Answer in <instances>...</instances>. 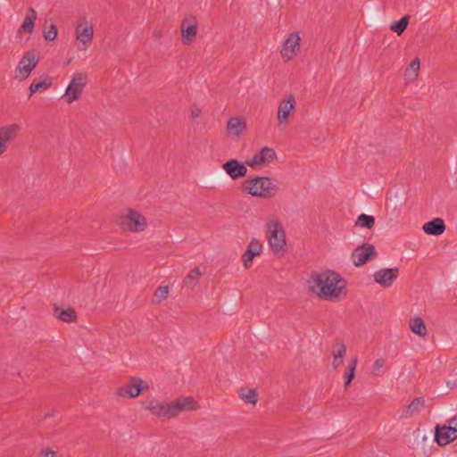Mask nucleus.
<instances>
[{
  "mask_svg": "<svg viewBox=\"0 0 457 457\" xmlns=\"http://www.w3.org/2000/svg\"><path fill=\"white\" fill-rule=\"evenodd\" d=\"M304 287L311 295L332 303L342 302L350 295L347 278L332 269L312 272Z\"/></svg>",
  "mask_w": 457,
  "mask_h": 457,
  "instance_id": "1",
  "label": "nucleus"
},
{
  "mask_svg": "<svg viewBox=\"0 0 457 457\" xmlns=\"http://www.w3.org/2000/svg\"><path fill=\"white\" fill-rule=\"evenodd\" d=\"M113 222L120 230L129 234H142L150 227L146 214L131 205L122 208L114 217Z\"/></svg>",
  "mask_w": 457,
  "mask_h": 457,
  "instance_id": "2",
  "label": "nucleus"
},
{
  "mask_svg": "<svg viewBox=\"0 0 457 457\" xmlns=\"http://www.w3.org/2000/svg\"><path fill=\"white\" fill-rule=\"evenodd\" d=\"M278 184L275 179L265 175H253L240 184V191L258 199H270L278 194Z\"/></svg>",
  "mask_w": 457,
  "mask_h": 457,
  "instance_id": "3",
  "label": "nucleus"
},
{
  "mask_svg": "<svg viewBox=\"0 0 457 457\" xmlns=\"http://www.w3.org/2000/svg\"><path fill=\"white\" fill-rule=\"evenodd\" d=\"M265 238L271 253L278 257L288 251V241L282 220L277 216H270L264 224Z\"/></svg>",
  "mask_w": 457,
  "mask_h": 457,
  "instance_id": "4",
  "label": "nucleus"
},
{
  "mask_svg": "<svg viewBox=\"0 0 457 457\" xmlns=\"http://www.w3.org/2000/svg\"><path fill=\"white\" fill-rule=\"evenodd\" d=\"M303 47V32L297 29H288L284 34L278 49L279 60L286 64L295 62L301 55Z\"/></svg>",
  "mask_w": 457,
  "mask_h": 457,
  "instance_id": "5",
  "label": "nucleus"
},
{
  "mask_svg": "<svg viewBox=\"0 0 457 457\" xmlns=\"http://www.w3.org/2000/svg\"><path fill=\"white\" fill-rule=\"evenodd\" d=\"M297 100L293 94L285 95L278 103L276 109V127L279 130L287 129L293 122L296 112Z\"/></svg>",
  "mask_w": 457,
  "mask_h": 457,
  "instance_id": "6",
  "label": "nucleus"
},
{
  "mask_svg": "<svg viewBox=\"0 0 457 457\" xmlns=\"http://www.w3.org/2000/svg\"><path fill=\"white\" fill-rule=\"evenodd\" d=\"M150 388L146 379L139 376H131L123 385L114 389V395L120 399H135L146 393Z\"/></svg>",
  "mask_w": 457,
  "mask_h": 457,
  "instance_id": "7",
  "label": "nucleus"
},
{
  "mask_svg": "<svg viewBox=\"0 0 457 457\" xmlns=\"http://www.w3.org/2000/svg\"><path fill=\"white\" fill-rule=\"evenodd\" d=\"M40 62V54L36 50L26 51L13 70V79L16 81L27 80Z\"/></svg>",
  "mask_w": 457,
  "mask_h": 457,
  "instance_id": "8",
  "label": "nucleus"
},
{
  "mask_svg": "<svg viewBox=\"0 0 457 457\" xmlns=\"http://www.w3.org/2000/svg\"><path fill=\"white\" fill-rule=\"evenodd\" d=\"M377 257V247L370 242H362L352 249L349 254V262L353 268L360 269L366 266Z\"/></svg>",
  "mask_w": 457,
  "mask_h": 457,
  "instance_id": "9",
  "label": "nucleus"
},
{
  "mask_svg": "<svg viewBox=\"0 0 457 457\" xmlns=\"http://www.w3.org/2000/svg\"><path fill=\"white\" fill-rule=\"evenodd\" d=\"M95 28L93 21L86 17L79 18L75 25V46L79 50L86 51L93 43Z\"/></svg>",
  "mask_w": 457,
  "mask_h": 457,
  "instance_id": "10",
  "label": "nucleus"
},
{
  "mask_svg": "<svg viewBox=\"0 0 457 457\" xmlns=\"http://www.w3.org/2000/svg\"><path fill=\"white\" fill-rule=\"evenodd\" d=\"M226 137L233 141H239L247 136L249 127L247 120L240 114H234L228 118L224 127Z\"/></svg>",
  "mask_w": 457,
  "mask_h": 457,
  "instance_id": "11",
  "label": "nucleus"
},
{
  "mask_svg": "<svg viewBox=\"0 0 457 457\" xmlns=\"http://www.w3.org/2000/svg\"><path fill=\"white\" fill-rule=\"evenodd\" d=\"M457 439V415L447 422L437 424L434 430V440L439 446H445Z\"/></svg>",
  "mask_w": 457,
  "mask_h": 457,
  "instance_id": "12",
  "label": "nucleus"
},
{
  "mask_svg": "<svg viewBox=\"0 0 457 457\" xmlns=\"http://www.w3.org/2000/svg\"><path fill=\"white\" fill-rule=\"evenodd\" d=\"M278 161V154L271 146H262L253 154L247 160L249 168L256 170L274 164Z\"/></svg>",
  "mask_w": 457,
  "mask_h": 457,
  "instance_id": "13",
  "label": "nucleus"
},
{
  "mask_svg": "<svg viewBox=\"0 0 457 457\" xmlns=\"http://www.w3.org/2000/svg\"><path fill=\"white\" fill-rule=\"evenodd\" d=\"M87 84V76L82 72H77L71 78L64 94L63 99L66 104H71L79 100Z\"/></svg>",
  "mask_w": 457,
  "mask_h": 457,
  "instance_id": "14",
  "label": "nucleus"
},
{
  "mask_svg": "<svg viewBox=\"0 0 457 457\" xmlns=\"http://www.w3.org/2000/svg\"><path fill=\"white\" fill-rule=\"evenodd\" d=\"M142 407L159 418H172L171 401H166L159 397L151 396L145 398L142 403Z\"/></svg>",
  "mask_w": 457,
  "mask_h": 457,
  "instance_id": "15",
  "label": "nucleus"
},
{
  "mask_svg": "<svg viewBox=\"0 0 457 457\" xmlns=\"http://www.w3.org/2000/svg\"><path fill=\"white\" fill-rule=\"evenodd\" d=\"M248 165L236 158L227 160L221 166L225 174L232 180L245 178L248 173Z\"/></svg>",
  "mask_w": 457,
  "mask_h": 457,
  "instance_id": "16",
  "label": "nucleus"
},
{
  "mask_svg": "<svg viewBox=\"0 0 457 457\" xmlns=\"http://www.w3.org/2000/svg\"><path fill=\"white\" fill-rule=\"evenodd\" d=\"M200 409L199 401L194 396H180L171 401L172 417L181 412L195 411Z\"/></svg>",
  "mask_w": 457,
  "mask_h": 457,
  "instance_id": "17",
  "label": "nucleus"
},
{
  "mask_svg": "<svg viewBox=\"0 0 457 457\" xmlns=\"http://www.w3.org/2000/svg\"><path fill=\"white\" fill-rule=\"evenodd\" d=\"M421 59L415 55L411 57L405 64L402 78L406 85L416 83L420 76Z\"/></svg>",
  "mask_w": 457,
  "mask_h": 457,
  "instance_id": "18",
  "label": "nucleus"
},
{
  "mask_svg": "<svg viewBox=\"0 0 457 457\" xmlns=\"http://www.w3.org/2000/svg\"><path fill=\"white\" fill-rule=\"evenodd\" d=\"M21 131V125L16 122L0 127V157L7 151L8 145L14 140Z\"/></svg>",
  "mask_w": 457,
  "mask_h": 457,
  "instance_id": "19",
  "label": "nucleus"
},
{
  "mask_svg": "<svg viewBox=\"0 0 457 457\" xmlns=\"http://www.w3.org/2000/svg\"><path fill=\"white\" fill-rule=\"evenodd\" d=\"M399 276V269L393 268H381L376 270L373 274V280L376 284L383 288H388L393 286L395 281Z\"/></svg>",
  "mask_w": 457,
  "mask_h": 457,
  "instance_id": "20",
  "label": "nucleus"
},
{
  "mask_svg": "<svg viewBox=\"0 0 457 457\" xmlns=\"http://www.w3.org/2000/svg\"><path fill=\"white\" fill-rule=\"evenodd\" d=\"M407 328L409 331L419 339L425 340L428 337V327L425 320L418 314L410 316L407 320Z\"/></svg>",
  "mask_w": 457,
  "mask_h": 457,
  "instance_id": "21",
  "label": "nucleus"
},
{
  "mask_svg": "<svg viewBox=\"0 0 457 457\" xmlns=\"http://www.w3.org/2000/svg\"><path fill=\"white\" fill-rule=\"evenodd\" d=\"M237 397L244 405L253 409L257 406L259 402V391L253 386H240L237 391Z\"/></svg>",
  "mask_w": 457,
  "mask_h": 457,
  "instance_id": "22",
  "label": "nucleus"
},
{
  "mask_svg": "<svg viewBox=\"0 0 457 457\" xmlns=\"http://www.w3.org/2000/svg\"><path fill=\"white\" fill-rule=\"evenodd\" d=\"M53 315L64 323H76L79 320L76 309L71 305L54 304L53 306Z\"/></svg>",
  "mask_w": 457,
  "mask_h": 457,
  "instance_id": "23",
  "label": "nucleus"
},
{
  "mask_svg": "<svg viewBox=\"0 0 457 457\" xmlns=\"http://www.w3.org/2000/svg\"><path fill=\"white\" fill-rule=\"evenodd\" d=\"M198 24L194 17L185 18L181 23V40L184 45L191 44L197 35Z\"/></svg>",
  "mask_w": 457,
  "mask_h": 457,
  "instance_id": "24",
  "label": "nucleus"
},
{
  "mask_svg": "<svg viewBox=\"0 0 457 457\" xmlns=\"http://www.w3.org/2000/svg\"><path fill=\"white\" fill-rule=\"evenodd\" d=\"M422 232L428 237H440L446 230V225L442 218H434L424 222L421 226Z\"/></svg>",
  "mask_w": 457,
  "mask_h": 457,
  "instance_id": "25",
  "label": "nucleus"
},
{
  "mask_svg": "<svg viewBox=\"0 0 457 457\" xmlns=\"http://www.w3.org/2000/svg\"><path fill=\"white\" fill-rule=\"evenodd\" d=\"M264 249L263 243L258 238H252L247 245L246 250L243 254L244 266L248 268L251 265L252 261L259 256Z\"/></svg>",
  "mask_w": 457,
  "mask_h": 457,
  "instance_id": "26",
  "label": "nucleus"
},
{
  "mask_svg": "<svg viewBox=\"0 0 457 457\" xmlns=\"http://www.w3.org/2000/svg\"><path fill=\"white\" fill-rule=\"evenodd\" d=\"M54 79L49 75L43 74L36 77L29 87V96L44 93L49 90L52 87Z\"/></svg>",
  "mask_w": 457,
  "mask_h": 457,
  "instance_id": "27",
  "label": "nucleus"
},
{
  "mask_svg": "<svg viewBox=\"0 0 457 457\" xmlns=\"http://www.w3.org/2000/svg\"><path fill=\"white\" fill-rule=\"evenodd\" d=\"M346 354V346L342 343H337L333 345L331 350V365L334 369H340L345 361Z\"/></svg>",
  "mask_w": 457,
  "mask_h": 457,
  "instance_id": "28",
  "label": "nucleus"
},
{
  "mask_svg": "<svg viewBox=\"0 0 457 457\" xmlns=\"http://www.w3.org/2000/svg\"><path fill=\"white\" fill-rule=\"evenodd\" d=\"M36 20L37 12L33 9L29 10L21 26V31L22 33L31 34L35 29Z\"/></svg>",
  "mask_w": 457,
  "mask_h": 457,
  "instance_id": "29",
  "label": "nucleus"
},
{
  "mask_svg": "<svg viewBox=\"0 0 457 457\" xmlns=\"http://www.w3.org/2000/svg\"><path fill=\"white\" fill-rule=\"evenodd\" d=\"M376 219L372 215L361 213L354 220V226L359 228L371 229L375 226Z\"/></svg>",
  "mask_w": 457,
  "mask_h": 457,
  "instance_id": "30",
  "label": "nucleus"
},
{
  "mask_svg": "<svg viewBox=\"0 0 457 457\" xmlns=\"http://www.w3.org/2000/svg\"><path fill=\"white\" fill-rule=\"evenodd\" d=\"M43 37L47 43L54 44L58 37V29L55 24L49 23L44 26Z\"/></svg>",
  "mask_w": 457,
  "mask_h": 457,
  "instance_id": "31",
  "label": "nucleus"
},
{
  "mask_svg": "<svg viewBox=\"0 0 457 457\" xmlns=\"http://www.w3.org/2000/svg\"><path fill=\"white\" fill-rule=\"evenodd\" d=\"M426 401L422 397L414 398L406 407L405 413L409 416H412L415 413L420 412L425 407Z\"/></svg>",
  "mask_w": 457,
  "mask_h": 457,
  "instance_id": "32",
  "label": "nucleus"
},
{
  "mask_svg": "<svg viewBox=\"0 0 457 457\" xmlns=\"http://www.w3.org/2000/svg\"><path fill=\"white\" fill-rule=\"evenodd\" d=\"M409 24V17L403 16L400 20L393 21L389 29L392 32L395 33L397 36H401L405 29H407Z\"/></svg>",
  "mask_w": 457,
  "mask_h": 457,
  "instance_id": "33",
  "label": "nucleus"
},
{
  "mask_svg": "<svg viewBox=\"0 0 457 457\" xmlns=\"http://www.w3.org/2000/svg\"><path fill=\"white\" fill-rule=\"evenodd\" d=\"M356 365H357V361L355 359L352 360L347 364V367L344 373L345 386H348L352 382L353 378H354Z\"/></svg>",
  "mask_w": 457,
  "mask_h": 457,
  "instance_id": "34",
  "label": "nucleus"
},
{
  "mask_svg": "<svg viewBox=\"0 0 457 457\" xmlns=\"http://www.w3.org/2000/svg\"><path fill=\"white\" fill-rule=\"evenodd\" d=\"M169 293L170 288L168 286H161L155 290L154 298L159 302L163 301L168 297Z\"/></svg>",
  "mask_w": 457,
  "mask_h": 457,
  "instance_id": "35",
  "label": "nucleus"
},
{
  "mask_svg": "<svg viewBox=\"0 0 457 457\" xmlns=\"http://www.w3.org/2000/svg\"><path fill=\"white\" fill-rule=\"evenodd\" d=\"M40 455L42 457H56L57 451L52 447L46 446V447L41 448Z\"/></svg>",
  "mask_w": 457,
  "mask_h": 457,
  "instance_id": "36",
  "label": "nucleus"
},
{
  "mask_svg": "<svg viewBox=\"0 0 457 457\" xmlns=\"http://www.w3.org/2000/svg\"><path fill=\"white\" fill-rule=\"evenodd\" d=\"M414 435L422 443H425L428 440V435L426 431L421 428H417L414 431Z\"/></svg>",
  "mask_w": 457,
  "mask_h": 457,
  "instance_id": "37",
  "label": "nucleus"
},
{
  "mask_svg": "<svg viewBox=\"0 0 457 457\" xmlns=\"http://www.w3.org/2000/svg\"><path fill=\"white\" fill-rule=\"evenodd\" d=\"M201 277L202 271L198 267L192 269L187 275V278L194 280H198Z\"/></svg>",
  "mask_w": 457,
  "mask_h": 457,
  "instance_id": "38",
  "label": "nucleus"
},
{
  "mask_svg": "<svg viewBox=\"0 0 457 457\" xmlns=\"http://www.w3.org/2000/svg\"><path fill=\"white\" fill-rule=\"evenodd\" d=\"M386 364V361L384 359H377L373 363L374 371H379Z\"/></svg>",
  "mask_w": 457,
  "mask_h": 457,
  "instance_id": "39",
  "label": "nucleus"
},
{
  "mask_svg": "<svg viewBox=\"0 0 457 457\" xmlns=\"http://www.w3.org/2000/svg\"><path fill=\"white\" fill-rule=\"evenodd\" d=\"M190 115L192 118L195 119L201 115V109L196 106H193L190 110Z\"/></svg>",
  "mask_w": 457,
  "mask_h": 457,
  "instance_id": "40",
  "label": "nucleus"
}]
</instances>
